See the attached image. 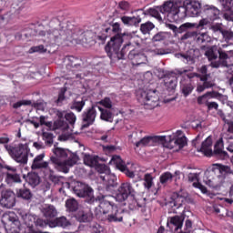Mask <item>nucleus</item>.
<instances>
[{
	"label": "nucleus",
	"instance_id": "e433bc0d",
	"mask_svg": "<svg viewBox=\"0 0 233 233\" xmlns=\"http://www.w3.org/2000/svg\"><path fill=\"white\" fill-rule=\"evenodd\" d=\"M221 94L217 91H208L206 94L198 96L197 103L198 105H205L207 106V103H208V99H212L214 97H220Z\"/></svg>",
	"mask_w": 233,
	"mask_h": 233
},
{
	"label": "nucleus",
	"instance_id": "f03ea898",
	"mask_svg": "<svg viewBox=\"0 0 233 233\" xmlns=\"http://www.w3.org/2000/svg\"><path fill=\"white\" fill-rule=\"evenodd\" d=\"M52 152L54 156L50 157V163L58 172L68 174L70 168L79 161V151L72 152L67 148L56 147Z\"/></svg>",
	"mask_w": 233,
	"mask_h": 233
},
{
	"label": "nucleus",
	"instance_id": "6e6d98bb",
	"mask_svg": "<svg viewBox=\"0 0 233 233\" xmlns=\"http://www.w3.org/2000/svg\"><path fill=\"white\" fill-rule=\"evenodd\" d=\"M95 168L98 174H105L106 177V176H110V167H108V166L106 164H99V162H97Z\"/></svg>",
	"mask_w": 233,
	"mask_h": 233
},
{
	"label": "nucleus",
	"instance_id": "cd10ccee",
	"mask_svg": "<svg viewBox=\"0 0 233 233\" xmlns=\"http://www.w3.org/2000/svg\"><path fill=\"white\" fill-rule=\"evenodd\" d=\"M106 197L102 194L96 196V203H99L98 204V207L100 208L99 210H102L103 212L110 213V209L112 208V210H114L116 204H114V202L106 200Z\"/></svg>",
	"mask_w": 233,
	"mask_h": 233
},
{
	"label": "nucleus",
	"instance_id": "5701e85b",
	"mask_svg": "<svg viewBox=\"0 0 233 233\" xmlns=\"http://www.w3.org/2000/svg\"><path fill=\"white\" fill-rule=\"evenodd\" d=\"M165 136L145 137L138 142L135 143L137 148H143V147H152L155 143H163L165 141Z\"/></svg>",
	"mask_w": 233,
	"mask_h": 233
},
{
	"label": "nucleus",
	"instance_id": "0eeeda50",
	"mask_svg": "<svg viewBox=\"0 0 233 233\" xmlns=\"http://www.w3.org/2000/svg\"><path fill=\"white\" fill-rule=\"evenodd\" d=\"M73 190L78 198H84L85 203H87L88 205H96L97 197L94 196V189L90 186L85 183L76 182Z\"/></svg>",
	"mask_w": 233,
	"mask_h": 233
},
{
	"label": "nucleus",
	"instance_id": "ddd939ff",
	"mask_svg": "<svg viewBox=\"0 0 233 233\" xmlns=\"http://www.w3.org/2000/svg\"><path fill=\"white\" fill-rule=\"evenodd\" d=\"M99 106L97 104L92 105V106L88 107L86 111L82 114V121L86 124L82 125L83 128H88L90 125H94L96 121V117L97 116V111L96 108Z\"/></svg>",
	"mask_w": 233,
	"mask_h": 233
},
{
	"label": "nucleus",
	"instance_id": "58836bf2",
	"mask_svg": "<svg viewBox=\"0 0 233 233\" xmlns=\"http://www.w3.org/2000/svg\"><path fill=\"white\" fill-rule=\"evenodd\" d=\"M121 21L123 25L126 26H139V23H141L142 19L141 16H127L124 15L121 17Z\"/></svg>",
	"mask_w": 233,
	"mask_h": 233
},
{
	"label": "nucleus",
	"instance_id": "774afa93",
	"mask_svg": "<svg viewBox=\"0 0 233 233\" xmlns=\"http://www.w3.org/2000/svg\"><path fill=\"white\" fill-rule=\"evenodd\" d=\"M147 14H148L149 15H151L152 17H156V19H161V15L159 14V8L155 7V8H149L147 11Z\"/></svg>",
	"mask_w": 233,
	"mask_h": 233
},
{
	"label": "nucleus",
	"instance_id": "f8f14e48",
	"mask_svg": "<svg viewBox=\"0 0 233 233\" xmlns=\"http://www.w3.org/2000/svg\"><path fill=\"white\" fill-rule=\"evenodd\" d=\"M16 195L12 189H4L1 191L0 205L4 208H14L15 207Z\"/></svg>",
	"mask_w": 233,
	"mask_h": 233
},
{
	"label": "nucleus",
	"instance_id": "7ed1b4c3",
	"mask_svg": "<svg viewBox=\"0 0 233 233\" xmlns=\"http://www.w3.org/2000/svg\"><path fill=\"white\" fill-rule=\"evenodd\" d=\"M197 150L198 152H202L207 157H215V159H220L221 161H225L229 157L228 153L219 147V142L215 144L214 150H212V138L210 137H207Z\"/></svg>",
	"mask_w": 233,
	"mask_h": 233
},
{
	"label": "nucleus",
	"instance_id": "7c9ffc66",
	"mask_svg": "<svg viewBox=\"0 0 233 233\" xmlns=\"http://www.w3.org/2000/svg\"><path fill=\"white\" fill-rule=\"evenodd\" d=\"M45 159V153L36 156L31 165L32 170H41V168H48L50 162L43 161Z\"/></svg>",
	"mask_w": 233,
	"mask_h": 233
},
{
	"label": "nucleus",
	"instance_id": "a18cd8bd",
	"mask_svg": "<svg viewBox=\"0 0 233 233\" xmlns=\"http://www.w3.org/2000/svg\"><path fill=\"white\" fill-rule=\"evenodd\" d=\"M41 211L45 218H47L49 219H52V218H56V216H57V209H56V207L52 205H44Z\"/></svg>",
	"mask_w": 233,
	"mask_h": 233
},
{
	"label": "nucleus",
	"instance_id": "412c9836",
	"mask_svg": "<svg viewBox=\"0 0 233 233\" xmlns=\"http://www.w3.org/2000/svg\"><path fill=\"white\" fill-rule=\"evenodd\" d=\"M227 59H230L228 53L221 47H218V60L211 62L209 66H211V68H228V62H227Z\"/></svg>",
	"mask_w": 233,
	"mask_h": 233
},
{
	"label": "nucleus",
	"instance_id": "c756f323",
	"mask_svg": "<svg viewBox=\"0 0 233 233\" xmlns=\"http://www.w3.org/2000/svg\"><path fill=\"white\" fill-rule=\"evenodd\" d=\"M145 201H147V198L136 199V196H133V198L128 197L127 205H128L129 210H136V208H142V212H145V209H143L147 205Z\"/></svg>",
	"mask_w": 233,
	"mask_h": 233
},
{
	"label": "nucleus",
	"instance_id": "bb28decb",
	"mask_svg": "<svg viewBox=\"0 0 233 233\" xmlns=\"http://www.w3.org/2000/svg\"><path fill=\"white\" fill-rule=\"evenodd\" d=\"M79 152V160L83 159L84 165L86 167H90L91 168H95L96 165L99 162V157L98 156H94L90 155L88 153H85L81 150H78Z\"/></svg>",
	"mask_w": 233,
	"mask_h": 233
},
{
	"label": "nucleus",
	"instance_id": "f704fd0d",
	"mask_svg": "<svg viewBox=\"0 0 233 233\" xmlns=\"http://www.w3.org/2000/svg\"><path fill=\"white\" fill-rule=\"evenodd\" d=\"M177 4H174L172 1H167L163 4V5H158L160 14H167L168 19H170V14H174Z\"/></svg>",
	"mask_w": 233,
	"mask_h": 233
},
{
	"label": "nucleus",
	"instance_id": "39448f33",
	"mask_svg": "<svg viewBox=\"0 0 233 233\" xmlns=\"http://www.w3.org/2000/svg\"><path fill=\"white\" fill-rule=\"evenodd\" d=\"M56 116L57 119L54 122V127L57 130H63L64 132L68 130L70 127H74L77 117L73 112L66 113L65 111L56 110Z\"/></svg>",
	"mask_w": 233,
	"mask_h": 233
},
{
	"label": "nucleus",
	"instance_id": "c03bdc74",
	"mask_svg": "<svg viewBox=\"0 0 233 233\" xmlns=\"http://www.w3.org/2000/svg\"><path fill=\"white\" fill-rule=\"evenodd\" d=\"M70 225H72V223L69 222L66 217L56 218L49 222V227L51 228L62 227V228H66V227H70Z\"/></svg>",
	"mask_w": 233,
	"mask_h": 233
},
{
	"label": "nucleus",
	"instance_id": "4d7b16f0",
	"mask_svg": "<svg viewBox=\"0 0 233 233\" xmlns=\"http://www.w3.org/2000/svg\"><path fill=\"white\" fill-rule=\"evenodd\" d=\"M85 100H81V101H77V100H74L70 106L69 108L71 110H76V112H81L85 106Z\"/></svg>",
	"mask_w": 233,
	"mask_h": 233
},
{
	"label": "nucleus",
	"instance_id": "c85d7f7f",
	"mask_svg": "<svg viewBox=\"0 0 233 233\" xmlns=\"http://www.w3.org/2000/svg\"><path fill=\"white\" fill-rule=\"evenodd\" d=\"M30 106L34 108H36V110H45V103L39 101L32 103L31 100H20L18 102H15V104H13V108L17 110V108H21V106Z\"/></svg>",
	"mask_w": 233,
	"mask_h": 233
},
{
	"label": "nucleus",
	"instance_id": "0e129e2a",
	"mask_svg": "<svg viewBox=\"0 0 233 233\" xmlns=\"http://www.w3.org/2000/svg\"><path fill=\"white\" fill-rule=\"evenodd\" d=\"M223 39L226 41V43H228V41H232L233 39V32L230 29H228L227 27H224V30H222V33H220Z\"/></svg>",
	"mask_w": 233,
	"mask_h": 233
},
{
	"label": "nucleus",
	"instance_id": "4c0bfd02",
	"mask_svg": "<svg viewBox=\"0 0 233 233\" xmlns=\"http://www.w3.org/2000/svg\"><path fill=\"white\" fill-rule=\"evenodd\" d=\"M167 26L169 30H172L174 34H183V32H187V30L190 28H195V23H185L181 25L179 28L173 24H167Z\"/></svg>",
	"mask_w": 233,
	"mask_h": 233
},
{
	"label": "nucleus",
	"instance_id": "423d86ee",
	"mask_svg": "<svg viewBox=\"0 0 233 233\" xmlns=\"http://www.w3.org/2000/svg\"><path fill=\"white\" fill-rule=\"evenodd\" d=\"M137 99L140 105H143L147 110L156 108L158 105L159 96L156 95V90L145 91L139 89L137 91Z\"/></svg>",
	"mask_w": 233,
	"mask_h": 233
},
{
	"label": "nucleus",
	"instance_id": "4468645a",
	"mask_svg": "<svg viewBox=\"0 0 233 233\" xmlns=\"http://www.w3.org/2000/svg\"><path fill=\"white\" fill-rule=\"evenodd\" d=\"M184 6L187 10L188 17H198L203 15V7H201V3L197 0H185Z\"/></svg>",
	"mask_w": 233,
	"mask_h": 233
},
{
	"label": "nucleus",
	"instance_id": "4be33fe9",
	"mask_svg": "<svg viewBox=\"0 0 233 233\" xmlns=\"http://www.w3.org/2000/svg\"><path fill=\"white\" fill-rule=\"evenodd\" d=\"M121 25L119 23H114L109 27L103 28L101 31V35H98V39L100 41H106V37H110L112 34H115L113 35H117V34H123L121 33Z\"/></svg>",
	"mask_w": 233,
	"mask_h": 233
},
{
	"label": "nucleus",
	"instance_id": "09e8293b",
	"mask_svg": "<svg viewBox=\"0 0 233 233\" xmlns=\"http://www.w3.org/2000/svg\"><path fill=\"white\" fill-rule=\"evenodd\" d=\"M96 218L101 223H110V213L106 211H102L101 209L96 211Z\"/></svg>",
	"mask_w": 233,
	"mask_h": 233
},
{
	"label": "nucleus",
	"instance_id": "6e6552de",
	"mask_svg": "<svg viewBox=\"0 0 233 233\" xmlns=\"http://www.w3.org/2000/svg\"><path fill=\"white\" fill-rule=\"evenodd\" d=\"M177 74L181 76L180 78V93L184 97H188L194 92V85L192 84L193 77H189L190 74L187 69H177Z\"/></svg>",
	"mask_w": 233,
	"mask_h": 233
},
{
	"label": "nucleus",
	"instance_id": "79ce46f5",
	"mask_svg": "<svg viewBox=\"0 0 233 233\" xmlns=\"http://www.w3.org/2000/svg\"><path fill=\"white\" fill-rule=\"evenodd\" d=\"M67 61L68 66H71L74 70H76L77 72L83 70V60H81V58L70 56L67 57Z\"/></svg>",
	"mask_w": 233,
	"mask_h": 233
},
{
	"label": "nucleus",
	"instance_id": "473e14b6",
	"mask_svg": "<svg viewBox=\"0 0 233 233\" xmlns=\"http://www.w3.org/2000/svg\"><path fill=\"white\" fill-rule=\"evenodd\" d=\"M198 73H188L189 77H198L200 81H207L210 77V73H208V66L203 65L201 67L198 68Z\"/></svg>",
	"mask_w": 233,
	"mask_h": 233
},
{
	"label": "nucleus",
	"instance_id": "ea45409f",
	"mask_svg": "<svg viewBox=\"0 0 233 233\" xmlns=\"http://www.w3.org/2000/svg\"><path fill=\"white\" fill-rule=\"evenodd\" d=\"M5 218L11 228H14V232L19 233V230H21V221H19V218L15 214L7 215Z\"/></svg>",
	"mask_w": 233,
	"mask_h": 233
},
{
	"label": "nucleus",
	"instance_id": "9b49d317",
	"mask_svg": "<svg viewBox=\"0 0 233 233\" xmlns=\"http://www.w3.org/2000/svg\"><path fill=\"white\" fill-rule=\"evenodd\" d=\"M195 28L198 30H203L204 28H208L213 32V34H221L225 29L223 23H214L210 22L207 18H202L198 23H195Z\"/></svg>",
	"mask_w": 233,
	"mask_h": 233
},
{
	"label": "nucleus",
	"instance_id": "20e7f679",
	"mask_svg": "<svg viewBox=\"0 0 233 233\" xmlns=\"http://www.w3.org/2000/svg\"><path fill=\"white\" fill-rule=\"evenodd\" d=\"M5 148L16 163H20V165H26L28 163V154H30L28 143L18 144L17 147L5 145Z\"/></svg>",
	"mask_w": 233,
	"mask_h": 233
},
{
	"label": "nucleus",
	"instance_id": "de8ad7c7",
	"mask_svg": "<svg viewBox=\"0 0 233 233\" xmlns=\"http://www.w3.org/2000/svg\"><path fill=\"white\" fill-rule=\"evenodd\" d=\"M98 110L101 112L100 119L102 121H106L107 123H114V113L110 109H105L101 106H97Z\"/></svg>",
	"mask_w": 233,
	"mask_h": 233
},
{
	"label": "nucleus",
	"instance_id": "a19ab883",
	"mask_svg": "<svg viewBox=\"0 0 233 233\" xmlns=\"http://www.w3.org/2000/svg\"><path fill=\"white\" fill-rule=\"evenodd\" d=\"M166 139L163 141V143H169L172 144L174 143V145H176L177 147H178V148H183L185 147V145H187V137H177V138H174L172 136H165Z\"/></svg>",
	"mask_w": 233,
	"mask_h": 233
},
{
	"label": "nucleus",
	"instance_id": "a878e982",
	"mask_svg": "<svg viewBox=\"0 0 233 233\" xmlns=\"http://www.w3.org/2000/svg\"><path fill=\"white\" fill-rule=\"evenodd\" d=\"M200 50L205 52L204 56H207L210 63L216 62V59L218 57L219 47L218 46H201Z\"/></svg>",
	"mask_w": 233,
	"mask_h": 233
},
{
	"label": "nucleus",
	"instance_id": "2f4dec72",
	"mask_svg": "<svg viewBox=\"0 0 233 233\" xmlns=\"http://www.w3.org/2000/svg\"><path fill=\"white\" fill-rule=\"evenodd\" d=\"M127 209L116 208L109 213V223H123V218L125 217Z\"/></svg>",
	"mask_w": 233,
	"mask_h": 233
},
{
	"label": "nucleus",
	"instance_id": "f257e3e1",
	"mask_svg": "<svg viewBox=\"0 0 233 233\" xmlns=\"http://www.w3.org/2000/svg\"><path fill=\"white\" fill-rule=\"evenodd\" d=\"M132 33L117 34L111 36L110 41L105 46L107 57L111 61L127 59V54L132 50Z\"/></svg>",
	"mask_w": 233,
	"mask_h": 233
},
{
	"label": "nucleus",
	"instance_id": "dca6fc26",
	"mask_svg": "<svg viewBox=\"0 0 233 233\" xmlns=\"http://www.w3.org/2000/svg\"><path fill=\"white\" fill-rule=\"evenodd\" d=\"M202 15L207 17L208 21H218L221 19V11L214 5H205L202 7Z\"/></svg>",
	"mask_w": 233,
	"mask_h": 233
},
{
	"label": "nucleus",
	"instance_id": "b1692460",
	"mask_svg": "<svg viewBox=\"0 0 233 233\" xmlns=\"http://www.w3.org/2000/svg\"><path fill=\"white\" fill-rule=\"evenodd\" d=\"M222 5V17L225 21L233 23V0H219Z\"/></svg>",
	"mask_w": 233,
	"mask_h": 233
},
{
	"label": "nucleus",
	"instance_id": "f3484780",
	"mask_svg": "<svg viewBox=\"0 0 233 233\" xmlns=\"http://www.w3.org/2000/svg\"><path fill=\"white\" fill-rule=\"evenodd\" d=\"M186 215L182 213L180 216L176 215L174 217H169L167 218V227L169 228L170 232H177L183 228V221H185Z\"/></svg>",
	"mask_w": 233,
	"mask_h": 233
},
{
	"label": "nucleus",
	"instance_id": "680f3d73",
	"mask_svg": "<svg viewBox=\"0 0 233 233\" xmlns=\"http://www.w3.org/2000/svg\"><path fill=\"white\" fill-rule=\"evenodd\" d=\"M211 42H212V37H210V35H208V33H202L197 36V43L203 44V43H211Z\"/></svg>",
	"mask_w": 233,
	"mask_h": 233
},
{
	"label": "nucleus",
	"instance_id": "338daca9",
	"mask_svg": "<svg viewBox=\"0 0 233 233\" xmlns=\"http://www.w3.org/2000/svg\"><path fill=\"white\" fill-rule=\"evenodd\" d=\"M183 198H185V195L179 193V192H174L171 195V199L174 202V206L175 207H181V204H177L179 202V199H182Z\"/></svg>",
	"mask_w": 233,
	"mask_h": 233
},
{
	"label": "nucleus",
	"instance_id": "603ef678",
	"mask_svg": "<svg viewBox=\"0 0 233 233\" xmlns=\"http://www.w3.org/2000/svg\"><path fill=\"white\" fill-rule=\"evenodd\" d=\"M154 28H156V25H154V23H152L150 21H147V22L140 25V32L144 35H147V34H150V32H152V30H154Z\"/></svg>",
	"mask_w": 233,
	"mask_h": 233
},
{
	"label": "nucleus",
	"instance_id": "2eb2a0df",
	"mask_svg": "<svg viewBox=\"0 0 233 233\" xmlns=\"http://www.w3.org/2000/svg\"><path fill=\"white\" fill-rule=\"evenodd\" d=\"M109 163H113V165H116V167L120 170V172H123L127 176V177H130L131 179H134L136 177V174L134 171H131L128 169V167H127V164L120 156L115 155L112 157Z\"/></svg>",
	"mask_w": 233,
	"mask_h": 233
},
{
	"label": "nucleus",
	"instance_id": "6ab92c4d",
	"mask_svg": "<svg viewBox=\"0 0 233 233\" xmlns=\"http://www.w3.org/2000/svg\"><path fill=\"white\" fill-rule=\"evenodd\" d=\"M72 218H74L77 223H92V221H94V212H92V209L80 208Z\"/></svg>",
	"mask_w": 233,
	"mask_h": 233
},
{
	"label": "nucleus",
	"instance_id": "72a5a7b5",
	"mask_svg": "<svg viewBox=\"0 0 233 233\" xmlns=\"http://www.w3.org/2000/svg\"><path fill=\"white\" fill-rule=\"evenodd\" d=\"M15 194L16 198L22 199V201H32V198H34L32 190L27 187L17 188Z\"/></svg>",
	"mask_w": 233,
	"mask_h": 233
},
{
	"label": "nucleus",
	"instance_id": "c9c22d12",
	"mask_svg": "<svg viewBox=\"0 0 233 233\" xmlns=\"http://www.w3.org/2000/svg\"><path fill=\"white\" fill-rule=\"evenodd\" d=\"M23 177L30 187H32V188H35V187L41 183V177H39V174L35 172H30L27 175H23Z\"/></svg>",
	"mask_w": 233,
	"mask_h": 233
},
{
	"label": "nucleus",
	"instance_id": "1a4fd4ad",
	"mask_svg": "<svg viewBox=\"0 0 233 233\" xmlns=\"http://www.w3.org/2000/svg\"><path fill=\"white\" fill-rule=\"evenodd\" d=\"M201 51L198 48L175 54V57H177V59H181L186 65H196V63L201 59Z\"/></svg>",
	"mask_w": 233,
	"mask_h": 233
},
{
	"label": "nucleus",
	"instance_id": "a211bd4d",
	"mask_svg": "<svg viewBox=\"0 0 233 233\" xmlns=\"http://www.w3.org/2000/svg\"><path fill=\"white\" fill-rule=\"evenodd\" d=\"M188 16V11L187 10V6L185 5V2L182 5H177L175 7V11L169 14V20L174 21L175 23H179V21H183L186 17Z\"/></svg>",
	"mask_w": 233,
	"mask_h": 233
},
{
	"label": "nucleus",
	"instance_id": "8fccbe9b",
	"mask_svg": "<svg viewBox=\"0 0 233 233\" xmlns=\"http://www.w3.org/2000/svg\"><path fill=\"white\" fill-rule=\"evenodd\" d=\"M174 175L168 171L164 172L160 177H159V181L160 183L164 186L167 187L168 183H172L174 179Z\"/></svg>",
	"mask_w": 233,
	"mask_h": 233
},
{
	"label": "nucleus",
	"instance_id": "bf43d9fd",
	"mask_svg": "<svg viewBox=\"0 0 233 233\" xmlns=\"http://www.w3.org/2000/svg\"><path fill=\"white\" fill-rule=\"evenodd\" d=\"M42 137L45 141V144L47 147H52V145H54V134L48 133V132H44L42 134Z\"/></svg>",
	"mask_w": 233,
	"mask_h": 233
},
{
	"label": "nucleus",
	"instance_id": "49530a36",
	"mask_svg": "<svg viewBox=\"0 0 233 233\" xmlns=\"http://www.w3.org/2000/svg\"><path fill=\"white\" fill-rule=\"evenodd\" d=\"M66 208L67 212L71 213V216H74L81 208H79V202L76 198H69L66 201Z\"/></svg>",
	"mask_w": 233,
	"mask_h": 233
},
{
	"label": "nucleus",
	"instance_id": "aec40b11",
	"mask_svg": "<svg viewBox=\"0 0 233 233\" xmlns=\"http://www.w3.org/2000/svg\"><path fill=\"white\" fill-rule=\"evenodd\" d=\"M100 179L102 181H106L105 183V190L109 194H114L116 190H117V177L114 174L107 175L106 177L101 175Z\"/></svg>",
	"mask_w": 233,
	"mask_h": 233
},
{
	"label": "nucleus",
	"instance_id": "393cba45",
	"mask_svg": "<svg viewBox=\"0 0 233 233\" xmlns=\"http://www.w3.org/2000/svg\"><path fill=\"white\" fill-rule=\"evenodd\" d=\"M177 69L175 70L173 74H171L168 78H166L164 81V88L168 92V94H174L176 92V88H177Z\"/></svg>",
	"mask_w": 233,
	"mask_h": 233
},
{
	"label": "nucleus",
	"instance_id": "3c124183",
	"mask_svg": "<svg viewBox=\"0 0 233 233\" xmlns=\"http://www.w3.org/2000/svg\"><path fill=\"white\" fill-rule=\"evenodd\" d=\"M66 90H67L66 87H62L59 89L58 96L55 100L56 106H63V103L66 101V96H65V94H66Z\"/></svg>",
	"mask_w": 233,
	"mask_h": 233
},
{
	"label": "nucleus",
	"instance_id": "5fc2aeb1",
	"mask_svg": "<svg viewBox=\"0 0 233 233\" xmlns=\"http://www.w3.org/2000/svg\"><path fill=\"white\" fill-rule=\"evenodd\" d=\"M63 34H65L64 31H59L57 29H55L52 31V33L49 34V35L51 39H54L55 43H59L61 39L63 41L66 39V37H63Z\"/></svg>",
	"mask_w": 233,
	"mask_h": 233
},
{
	"label": "nucleus",
	"instance_id": "9d476101",
	"mask_svg": "<svg viewBox=\"0 0 233 233\" xmlns=\"http://www.w3.org/2000/svg\"><path fill=\"white\" fill-rule=\"evenodd\" d=\"M136 196V189L132 187L130 182H124L117 188V193L116 194L115 199L118 203H123L128 199V198H134Z\"/></svg>",
	"mask_w": 233,
	"mask_h": 233
},
{
	"label": "nucleus",
	"instance_id": "e2e57ef3",
	"mask_svg": "<svg viewBox=\"0 0 233 233\" xmlns=\"http://www.w3.org/2000/svg\"><path fill=\"white\" fill-rule=\"evenodd\" d=\"M89 232L91 233H105V228L98 223H93L89 226Z\"/></svg>",
	"mask_w": 233,
	"mask_h": 233
},
{
	"label": "nucleus",
	"instance_id": "052dcab7",
	"mask_svg": "<svg viewBox=\"0 0 233 233\" xmlns=\"http://www.w3.org/2000/svg\"><path fill=\"white\" fill-rule=\"evenodd\" d=\"M157 77L158 79H167L170 76H172V74H174L175 71H168V70H165L163 68H158L157 69Z\"/></svg>",
	"mask_w": 233,
	"mask_h": 233
},
{
	"label": "nucleus",
	"instance_id": "13d9d810",
	"mask_svg": "<svg viewBox=\"0 0 233 233\" xmlns=\"http://www.w3.org/2000/svg\"><path fill=\"white\" fill-rule=\"evenodd\" d=\"M152 185H154V177H152V174L147 173L144 176V187L145 188H147V190H150L152 188Z\"/></svg>",
	"mask_w": 233,
	"mask_h": 233
},
{
	"label": "nucleus",
	"instance_id": "37998d69",
	"mask_svg": "<svg viewBox=\"0 0 233 233\" xmlns=\"http://www.w3.org/2000/svg\"><path fill=\"white\" fill-rule=\"evenodd\" d=\"M5 181L10 187H12V185H15V183L23 182V180L21 179V174L17 173V171H15V173H5Z\"/></svg>",
	"mask_w": 233,
	"mask_h": 233
},
{
	"label": "nucleus",
	"instance_id": "864d4df0",
	"mask_svg": "<svg viewBox=\"0 0 233 233\" xmlns=\"http://www.w3.org/2000/svg\"><path fill=\"white\" fill-rule=\"evenodd\" d=\"M35 215H30V214H25V216L24 217V222L26 225L28 230H30V228H34V225H35V219H36Z\"/></svg>",
	"mask_w": 233,
	"mask_h": 233
},
{
	"label": "nucleus",
	"instance_id": "69168bd1",
	"mask_svg": "<svg viewBox=\"0 0 233 233\" xmlns=\"http://www.w3.org/2000/svg\"><path fill=\"white\" fill-rule=\"evenodd\" d=\"M35 52L38 54H45L46 53V48H45V46L39 45L30 47L28 51L29 54H35Z\"/></svg>",
	"mask_w": 233,
	"mask_h": 233
}]
</instances>
